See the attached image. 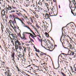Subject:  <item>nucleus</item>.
<instances>
[{"mask_svg": "<svg viewBox=\"0 0 76 76\" xmlns=\"http://www.w3.org/2000/svg\"><path fill=\"white\" fill-rule=\"evenodd\" d=\"M36 16L37 18H38V15L37 14L36 15Z\"/></svg>", "mask_w": 76, "mask_h": 76, "instance_id": "nucleus-62", "label": "nucleus"}, {"mask_svg": "<svg viewBox=\"0 0 76 76\" xmlns=\"http://www.w3.org/2000/svg\"><path fill=\"white\" fill-rule=\"evenodd\" d=\"M39 42H41V45L42 46V47H43L45 48V47H43L42 45V39H39Z\"/></svg>", "mask_w": 76, "mask_h": 76, "instance_id": "nucleus-23", "label": "nucleus"}, {"mask_svg": "<svg viewBox=\"0 0 76 76\" xmlns=\"http://www.w3.org/2000/svg\"><path fill=\"white\" fill-rule=\"evenodd\" d=\"M28 1H29V3H34V0H27Z\"/></svg>", "mask_w": 76, "mask_h": 76, "instance_id": "nucleus-26", "label": "nucleus"}, {"mask_svg": "<svg viewBox=\"0 0 76 76\" xmlns=\"http://www.w3.org/2000/svg\"><path fill=\"white\" fill-rule=\"evenodd\" d=\"M25 37V35L23 34V35L22 36V38H24Z\"/></svg>", "mask_w": 76, "mask_h": 76, "instance_id": "nucleus-55", "label": "nucleus"}, {"mask_svg": "<svg viewBox=\"0 0 76 76\" xmlns=\"http://www.w3.org/2000/svg\"><path fill=\"white\" fill-rule=\"evenodd\" d=\"M2 6L4 8L5 7V4L2 5Z\"/></svg>", "mask_w": 76, "mask_h": 76, "instance_id": "nucleus-61", "label": "nucleus"}, {"mask_svg": "<svg viewBox=\"0 0 76 76\" xmlns=\"http://www.w3.org/2000/svg\"><path fill=\"white\" fill-rule=\"evenodd\" d=\"M66 36V34H64L63 32H62V35L61 36V38H63L64 39H66V38H65Z\"/></svg>", "mask_w": 76, "mask_h": 76, "instance_id": "nucleus-14", "label": "nucleus"}, {"mask_svg": "<svg viewBox=\"0 0 76 76\" xmlns=\"http://www.w3.org/2000/svg\"><path fill=\"white\" fill-rule=\"evenodd\" d=\"M10 70H8L7 71H6L7 76V75H9V74L10 73Z\"/></svg>", "mask_w": 76, "mask_h": 76, "instance_id": "nucleus-28", "label": "nucleus"}, {"mask_svg": "<svg viewBox=\"0 0 76 76\" xmlns=\"http://www.w3.org/2000/svg\"><path fill=\"white\" fill-rule=\"evenodd\" d=\"M7 31L8 33H9V32L10 31L9 29L8 28H6Z\"/></svg>", "mask_w": 76, "mask_h": 76, "instance_id": "nucleus-37", "label": "nucleus"}, {"mask_svg": "<svg viewBox=\"0 0 76 76\" xmlns=\"http://www.w3.org/2000/svg\"><path fill=\"white\" fill-rule=\"evenodd\" d=\"M64 41H63V43H62V45L64 48H66L64 46V45H63V43L64 44H66V45L68 44H70V43H69V41H68V39H65V40L64 39Z\"/></svg>", "mask_w": 76, "mask_h": 76, "instance_id": "nucleus-4", "label": "nucleus"}, {"mask_svg": "<svg viewBox=\"0 0 76 76\" xmlns=\"http://www.w3.org/2000/svg\"><path fill=\"white\" fill-rule=\"evenodd\" d=\"M21 44H22V45H24V44H25V43H23L22 42V41H21Z\"/></svg>", "mask_w": 76, "mask_h": 76, "instance_id": "nucleus-58", "label": "nucleus"}, {"mask_svg": "<svg viewBox=\"0 0 76 76\" xmlns=\"http://www.w3.org/2000/svg\"><path fill=\"white\" fill-rule=\"evenodd\" d=\"M72 0L71 1H69L70 3H71V2H73V1L74 3H76V1H75V0Z\"/></svg>", "mask_w": 76, "mask_h": 76, "instance_id": "nucleus-39", "label": "nucleus"}, {"mask_svg": "<svg viewBox=\"0 0 76 76\" xmlns=\"http://www.w3.org/2000/svg\"><path fill=\"white\" fill-rule=\"evenodd\" d=\"M31 66V67H33V68L34 69V68H35V64H31V65H29V66H28L27 67H29V66ZM27 67H26V68H27Z\"/></svg>", "mask_w": 76, "mask_h": 76, "instance_id": "nucleus-22", "label": "nucleus"}, {"mask_svg": "<svg viewBox=\"0 0 76 76\" xmlns=\"http://www.w3.org/2000/svg\"><path fill=\"white\" fill-rule=\"evenodd\" d=\"M11 35L12 37V38H13V39H15V37L16 35V34H15V33H14V34H13Z\"/></svg>", "mask_w": 76, "mask_h": 76, "instance_id": "nucleus-21", "label": "nucleus"}, {"mask_svg": "<svg viewBox=\"0 0 76 76\" xmlns=\"http://www.w3.org/2000/svg\"><path fill=\"white\" fill-rule=\"evenodd\" d=\"M45 6H46V7H47V9H48V10H49V6H50V5H49V4H48L47 3H45Z\"/></svg>", "mask_w": 76, "mask_h": 76, "instance_id": "nucleus-17", "label": "nucleus"}, {"mask_svg": "<svg viewBox=\"0 0 76 76\" xmlns=\"http://www.w3.org/2000/svg\"><path fill=\"white\" fill-rule=\"evenodd\" d=\"M1 5H2V4H2V2H1V1H0V5H1Z\"/></svg>", "mask_w": 76, "mask_h": 76, "instance_id": "nucleus-64", "label": "nucleus"}, {"mask_svg": "<svg viewBox=\"0 0 76 76\" xmlns=\"http://www.w3.org/2000/svg\"><path fill=\"white\" fill-rule=\"evenodd\" d=\"M43 23H45L47 25V24H48V23H47V22L45 21H43Z\"/></svg>", "mask_w": 76, "mask_h": 76, "instance_id": "nucleus-47", "label": "nucleus"}, {"mask_svg": "<svg viewBox=\"0 0 76 76\" xmlns=\"http://www.w3.org/2000/svg\"><path fill=\"white\" fill-rule=\"evenodd\" d=\"M69 51H70V53L68 52L67 54H65L66 56H67L68 55H70V56H74V55H75V51H74V50H69Z\"/></svg>", "mask_w": 76, "mask_h": 76, "instance_id": "nucleus-3", "label": "nucleus"}, {"mask_svg": "<svg viewBox=\"0 0 76 76\" xmlns=\"http://www.w3.org/2000/svg\"><path fill=\"white\" fill-rule=\"evenodd\" d=\"M15 11L14 10H13L12 9L11 10V11L10 12V13H15Z\"/></svg>", "mask_w": 76, "mask_h": 76, "instance_id": "nucleus-32", "label": "nucleus"}, {"mask_svg": "<svg viewBox=\"0 0 76 76\" xmlns=\"http://www.w3.org/2000/svg\"><path fill=\"white\" fill-rule=\"evenodd\" d=\"M45 35L46 37H47L48 38L49 37V34L47 32H45Z\"/></svg>", "mask_w": 76, "mask_h": 76, "instance_id": "nucleus-27", "label": "nucleus"}, {"mask_svg": "<svg viewBox=\"0 0 76 76\" xmlns=\"http://www.w3.org/2000/svg\"><path fill=\"white\" fill-rule=\"evenodd\" d=\"M16 68L17 69H18V71L19 72V68L18 67V66H16Z\"/></svg>", "mask_w": 76, "mask_h": 76, "instance_id": "nucleus-54", "label": "nucleus"}, {"mask_svg": "<svg viewBox=\"0 0 76 76\" xmlns=\"http://www.w3.org/2000/svg\"><path fill=\"white\" fill-rule=\"evenodd\" d=\"M11 41L12 42V43L13 46H15V45L14 44V41H13L12 40H11Z\"/></svg>", "mask_w": 76, "mask_h": 76, "instance_id": "nucleus-42", "label": "nucleus"}, {"mask_svg": "<svg viewBox=\"0 0 76 76\" xmlns=\"http://www.w3.org/2000/svg\"><path fill=\"white\" fill-rule=\"evenodd\" d=\"M39 59L40 60V61H42V60H44V59H43L41 57H38Z\"/></svg>", "mask_w": 76, "mask_h": 76, "instance_id": "nucleus-38", "label": "nucleus"}, {"mask_svg": "<svg viewBox=\"0 0 76 76\" xmlns=\"http://www.w3.org/2000/svg\"><path fill=\"white\" fill-rule=\"evenodd\" d=\"M45 17L46 18V19H50V17L49 16V14H48V13H47L45 14Z\"/></svg>", "mask_w": 76, "mask_h": 76, "instance_id": "nucleus-15", "label": "nucleus"}, {"mask_svg": "<svg viewBox=\"0 0 76 76\" xmlns=\"http://www.w3.org/2000/svg\"><path fill=\"white\" fill-rule=\"evenodd\" d=\"M8 34H9V35H11L13 34L12 33V32L10 31L9 32V33H8Z\"/></svg>", "mask_w": 76, "mask_h": 76, "instance_id": "nucleus-45", "label": "nucleus"}, {"mask_svg": "<svg viewBox=\"0 0 76 76\" xmlns=\"http://www.w3.org/2000/svg\"><path fill=\"white\" fill-rule=\"evenodd\" d=\"M18 36L19 37H20V38H22V37H21V35H20V34H18Z\"/></svg>", "mask_w": 76, "mask_h": 76, "instance_id": "nucleus-57", "label": "nucleus"}, {"mask_svg": "<svg viewBox=\"0 0 76 76\" xmlns=\"http://www.w3.org/2000/svg\"><path fill=\"white\" fill-rule=\"evenodd\" d=\"M33 7H35V6H36V5L34 4H33Z\"/></svg>", "mask_w": 76, "mask_h": 76, "instance_id": "nucleus-63", "label": "nucleus"}, {"mask_svg": "<svg viewBox=\"0 0 76 76\" xmlns=\"http://www.w3.org/2000/svg\"><path fill=\"white\" fill-rule=\"evenodd\" d=\"M15 46L16 51H17V50H18L19 49V47L20 50H22V45H21V43L20 42V41H19L18 39L15 40Z\"/></svg>", "mask_w": 76, "mask_h": 76, "instance_id": "nucleus-1", "label": "nucleus"}, {"mask_svg": "<svg viewBox=\"0 0 76 76\" xmlns=\"http://www.w3.org/2000/svg\"><path fill=\"white\" fill-rule=\"evenodd\" d=\"M50 9H51L52 11H54V6H52V7L50 8Z\"/></svg>", "mask_w": 76, "mask_h": 76, "instance_id": "nucleus-34", "label": "nucleus"}, {"mask_svg": "<svg viewBox=\"0 0 76 76\" xmlns=\"http://www.w3.org/2000/svg\"><path fill=\"white\" fill-rule=\"evenodd\" d=\"M26 7H28V6H29V2L26 3Z\"/></svg>", "mask_w": 76, "mask_h": 76, "instance_id": "nucleus-40", "label": "nucleus"}, {"mask_svg": "<svg viewBox=\"0 0 76 76\" xmlns=\"http://www.w3.org/2000/svg\"><path fill=\"white\" fill-rule=\"evenodd\" d=\"M32 19H33V20H34V19H35V17L33 16H32L31 17H30L29 18V19L31 21V22H32V23H34V21Z\"/></svg>", "mask_w": 76, "mask_h": 76, "instance_id": "nucleus-13", "label": "nucleus"}, {"mask_svg": "<svg viewBox=\"0 0 76 76\" xmlns=\"http://www.w3.org/2000/svg\"><path fill=\"white\" fill-rule=\"evenodd\" d=\"M17 55L18 56V57H19V58H22V55L21 53H20V52H17Z\"/></svg>", "mask_w": 76, "mask_h": 76, "instance_id": "nucleus-11", "label": "nucleus"}, {"mask_svg": "<svg viewBox=\"0 0 76 76\" xmlns=\"http://www.w3.org/2000/svg\"><path fill=\"white\" fill-rule=\"evenodd\" d=\"M31 26H32L33 27V28H34V29H35V30H36V31L37 32L38 34H39V35H40V34H39V32H38V31L39 32V31H38V30L35 28V26H34L33 25H32Z\"/></svg>", "mask_w": 76, "mask_h": 76, "instance_id": "nucleus-20", "label": "nucleus"}, {"mask_svg": "<svg viewBox=\"0 0 76 76\" xmlns=\"http://www.w3.org/2000/svg\"><path fill=\"white\" fill-rule=\"evenodd\" d=\"M11 3H16V0H10Z\"/></svg>", "mask_w": 76, "mask_h": 76, "instance_id": "nucleus-35", "label": "nucleus"}, {"mask_svg": "<svg viewBox=\"0 0 76 76\" xmlns=\"http://www.w3.org/2000/svg\"><path fill=\"white\" fill-rule=\"evenodd\" d=\"M71 7L73 9H75V7H74V6H73V4L72 5H71Z\"/></svg>", "mask_w": 76, "mask_h": 76, "instance_id": "nucleus-41", "label": "nucleus"}, {"mask_svg": "<svg viewBox=\"0 0 76 76\" xmlns=\"http://www.w3.org/2000/svg\"><path fill=\"white\" fill-rule=\"evenodd\" d=\"M29 56V57H33L34 56V54L33 53L30 52H29V54H28Z\"/></svg>", "mask_w": 76, "mask_h": 76, "instance_id": "nucleus-12", "label": "nucleus"}, {"mask_svg": "<svg viewBox=\"0 0 76 76\" xmlns=\"http://www.w3.org/2000/svg\"><path fill=\"white\" fill-rule=\"evenodd\" d=\"M5 15V11H4V10H3L1 13V16H4Z\"/></svg>", "mask_w": 76, "mask_h": 76, "instance_id": "nucleus-18", "label": "nucleus"}, {"mask_svg": "<svg viewBox=\"0 0 76 76\" xmlns=\"http://www.w3.org/2000/svg\"><path fill=\"white\" fill-rule=\"evenodd\" d=\"M13 25L14 26V29L15 30V29H16V26H15V24H14H14H13Z\"/></svg>", "mask_w": 76, "mask_h": 76, "instance_id": "nucleus-46", "label": "nucleus"}, {"mask_svg": "<svg viewBox=\"0 0 76 76\" xmlns=\"http://www.w3.org/2000/svg\"><path fill=\"white\" fill-rule=\"evenodd\" d=\"M10 40H14V39H15L13 38L12 39V38H11V37H10Z\"/></svg>", "mask_w": 76, "mask_h": 76, "instance_id": "nucleus-52", "label": "nucleus"}, {"mask_svg": "<svg viewBox=\"0 0 76 76\" xmlns=\"http://www.w3.org/2000/svg\"><path fill=\"white\" fill-rule=\"evenodd\" d=\"M1 30L2 31L1 32V34H3V33L4 30L3 29L4 28V26L3 25V24L1 23Z\"/></svg>", "mask_w": 76, "mask_h": 76, "instance_id": "nucleus-16", "label": "nucleus"}, {"mask_svg": "<svg viewBox=\"0 0 76 76\" xmlns=\"http://www.w3.org/2000/svg\"><path fill=\"white\" fill-rule=\"evenodd\" d=\"M1 67H2L3 68H4L5 67H4V64H1V65L0 66V68H1Z\"/></svg>", "mask_w": 76, "mask_h": 76, "instance_id": "nucleus-31", "label": "nucleus"}, {"mask_svg": "<svg viewBox=\"0 0 76 76\" xmlns=\"http://www.w3.org/2000/svg\"><path fill=\"white\" fill-rule=\"evenodd\" d=\"M28 51H29V52H31V50H30V49H31V48L29 47H28L27 48Z\"/></svg>", "mask_w": 76, "mask_h": 76, "instance_id": "nucleus-44", "label": "nucleus"}, {"mask_svg": "<svg viewBox=\"0 0 76 76\" xmlns=\"http://www.w3.org/2000/svg\"><path fill=\"white\" fill-rule=\"evenodd\" d=\"M48 42H49V44H51V42L50 41V40H48Z\"/></svg>", "mask_w": 76, "mask_h": 76, "instance_id": "nucleus-60", "label": "nucleus"}, {"mask_svg": "<svg viewBox=\"0 0 76 76\" xmlns=\"http://www.w3.org/2000/svg\"><path fill=\"white\" fill-rule=\"evenodd\" d=\"M17 15H15L13 14L12 15H10V19H12V18H17Z\"/></svg>", "mask_w": 76, "mask_h": 76, "instance_id": "nucleus-7", "label": "nucleus"}, {"mask_svg": "<svg viewBox=\"0 0 76 76\" xmlns=\"http://www.w3.org/2000/svg\"><path fill=\"white\" fill-rule=\"evenodd\" d=\"M12 75V73H9V75H7V76H11Z\"/></svg>", "mask_w": 76, "mask_h": 76, "instance_id": "nucleus-56", "label": "nucleus"}, {"mask_svg": "<svg viewBox=\"0 0 76 76\" xmlns=\"http://www.w3.org/2000/svg\"><path fill=\"white\" fill-rule=\"evenodd\" d=\"M24 48V53H26V48Z\"/></svg>", "mask_w": 76, "mask_h": 76, "instance_id": "nucleus-43", "label": "nucleus"}, {"mask_svg": "<svg viewBox=\"0 0 76 76\" xmlns=\"http://www.w3.org/2000/svg\"><path fill=\"white\" fill-rule=\"evenodd\" d=\"M25 27H26V28H28V29H29L30 31H31V32H32V34H33V35H34V36H35V33H34V31H32V30H31V28H29V27L28 26L26 25V26H24Z\"/></svg>", "mask_w": 76, "mask_h": 76, "instance_id": "nucleus-9", "label": "nucleus"}, {"mask_svg": "<svg viewBox=\"0 0 76 76\" xmlns=\"http://www.w3.org/2000/svg\"><path fill=\"white\" fill-rule=\"evenodd\" d=\"M73 69L75 72H76V67H75V66H74Z\"/></svg>", "mask_w": 76, "mask_h": 76, "instance_id": "nucleus-48", "label": "nucleus"}, {"mask_svg": "<svg viewBox=\"0 0 76 76\" xmlns=\"http://www.w3.org/2000/svg\"><path fill=\"white\" fill-rule=\"evenodd\" d=\"M34 70H34V72H36V70H38L39 68L37 66H36L34 67Z\"/></svg>", "mask_w": 76, "mask_h": 76, "instance_id": "nucleus-24", "label": "nucleus"}, {"mask_svg": "<svg viewBox=\"0 0 76 76\" xmlns=\"http://www.w3.org/2000/svg\"><path fill=\"white\" fill-rule=\"evenodd\" d=\"M29 34H30V36H31V37L32 38H33V39H35V38H34V35H32V34L30 33H29Z\"/></svg>", "mask_w": 76, "mask_h": 76, "instance_id": "nucleus-25", "label": "nucleus"}, {"mask_svg": "<svg viewBox=\"0 0 76 76\" xmlns=\"http://www.w3.org/2000/svg\"><path fill=\"white\" fill-rule=\"evenodd\" d=\"M36 27H37V28H40V27H39V25L37 24H36Z\"/></svg>", "mask_w": 76, "mask_h": 76, "instance_id": "nucleus-53", "label": "nucleus"}, {"mask_svg": "<svg viewBox=\"0 0 76 76\" xmlns=\"http://www.w3.org/2000/svg\"><path fill=\"white\" fill-rule=\"evenodd\" d=\"M17 19H18L19 20H20V21L21 22L22 25H25V24L24 23H23V22L22 20H20V18H18V17L15 18V20H14V23H16V20Z\"/></svg>", "mask_w": 76, "mask_h": 76, "instance_id": "nucleus-6", "label": "nucleus"}, {"mask_svg": "<svg viewBox=\"0 0 76 76\" xmlns=\"http://www.w3.org/2000/svg\"><path fill=\"white\" fill-rule=\"evenodd\" d=\"M68 47L69 49H70L71 51H72V50L75 51V48L73 47V46L70 43L68 44Z\"/></svg>", "mask_w": 76, "mask_h": 76, "instance_id": "nucleus-5", "label": "nucleus"}, {"mask_svg": "<svg viewBox=\"0 0 76 76\" xmlns=\"http://www.w3.org/2000/svg\"><path fill=\"white\" fill-rule=\"evenodd\" d=\"M19 3H21V4L22 3H23V2H22V0H20V1H19Z\"/></svg>", "mask_w": 76, "mask_h": 76, "instance_id": "nucleus-50", "label": "nucleus"}, {"mask_svg": "<svg viewBox=\"0 0 76 76\" xmlns=\"http://www.w3.org/2000/svg\"><path fill=\"white\" fill-rule=\"evenodd\" d=\"M40 56H45H45H47V55H46V53H41L40 54Z\"/></svg>", "mask_w": 76, "mask_h": 76, "instance_id": "nucleus-29", "label": "nucleus"}, {"mask_svg": "<svg viewBox=\"0 0 76 76\" xmlns=\"http://www.w3.org/2000/svg\"><path fill=\"white\" fill-rule=\"evenodd\" d=\"M38 4H39V5H40V6H42V2H40V1H39L38 2Z\"/></svg>", "mask_w": 76, "mask_h": 76, "instance_id": "nucleus-33", "label": "nucleus"}, {"mask_svg": "<svg viewBox=\"0 0 76 76\" xmlns=\"http://www.w3.org/2000/svg\"><path fill=\"white\" fill-rule=\"evenodd\" d=\"M21 39H23L24 40H26V38L25 37L23 38H21Z\"/></svg>", "mask_w": 76, "mask_h": 76, "instance_id": "nucleus-51", "label": "nucleus"}, {"mask_svg": "<svg viewBox=\"0 0 76 76\" xmlns=\"http://www.w3.org/2000/svg\"><path fill=\"white\" fill-rule=\"evenodd\" d=\"M5 15V11H4V10H3L1 13V16H4Z\"/></svg>", "mask_w": 76, "mask_h": 76, "instance_id": "nucleus-19", "label": "nucleus"}, {"mask_svg": "<svg viewBox=\"0 0 76 76\" xmlns=\"http://www.w3.org/2000/svg\"><path fill=\"white\" fill-rule=\"evenodd\" d=\"M70 68L72 73H75V71H74V70H73V68H72V67L70 66Z\"/></svg>", "mask_w": 76, "mask_h": 76, "instance_id": "nucleus-36", "label": "nucleus"}, {"mask_svg": "<svg viewBox=\"0 0 76 76\" xmlns=\"http://www.w3.org/2000/svg\"><path fill=\"white\" fill-rule=\"evenodd\" d=\"M12 54L11 55V58H12V60L14 61L15 62V53L14 52L11 53Z\"/></svg>", "mask_w": 76, "mask_h": 76, "instance_id": "nucleus-8", "label": "nucleus"}, {"mask_svg": "<svg viewBox=\"0 0 76 76\" xmlns=\"http://www.w3.org/2000/svg\"><path fill=\"white\" fill-rule=\"evenodd\" d=\"M73 4H74L75 6L74 9H73L74 11H75V9H76V3L75 2V3H74L73 2Z\"/></svg>", "mask_w": 76, "mask_h": 76, "instance_id": "nucleus-30", "label": "nucleus"}, {"mask_svg": "<svg viewBox=\"0 0 76 76\" xmlns=\"http://www.w3.org/2000/svg\"><path fill=\"white\" fill-rule=\"evenodd\" d=\"M17 9L16 7H13L12 6L8 5L7 6H6L5 8L4 9V10H5L6 12H8L9 10H12V9L17 10Z\"/></svg>", "mask_w": 76, "mask_h": 76, "instance_id": "nucleus-2", "label": "nucleus"}, {"mask_svg": "<svg viewBox=\"0 0 76 76\" xmlns=\"http://www.w3.org/2000/svg\"><path fill=\"white\" fill-rule=\"evenodd\" d=\"M42 9L40 7H39V8H38V10H42Z\"/></svg>", "mask_w": 76, "mask_h": 76, "instance_id": "nucleus-49", "label": "nucleus"}, {"mask_svg": "<svg viewBox=\"0 0 76 76\" xmlns=\"http://www.w3.org/2000/svg\"><path fill=\"white\" fill-rule=\"evenodd\" d=\"M15 18L14 19V20L12 21L11 20H10L9 21V23L10 24V23H12L13 25H14V23L16 25V21L15 20V23L14 22V21H15Z\"/></svg>", "mask_w": 76, "mask_h": 76, "instance_id": "nucleus-10", "label": "nucleus"}, {"mask_svg": "<svg viewBox=\"0 0 76 76\" xmlns=\"http://www.w3.org/2000/svg\"><path fill=\"white\" fill-rule=\"evenodd\" d=\"M29 34V33L23 32V34L24 35V34Z\"/></svg>", "mask_w": 76, "mask_h": 76, "instance_id": "nucleus-59", "label": "nucleus"}]
</instances>
